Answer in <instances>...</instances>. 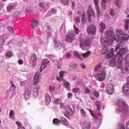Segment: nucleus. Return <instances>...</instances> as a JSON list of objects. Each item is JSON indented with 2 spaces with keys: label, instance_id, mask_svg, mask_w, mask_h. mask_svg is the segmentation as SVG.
Returning <instances> with one entry per match:
<instances>
[{
  "label": "nucleus",
  "instance_id": "obj_28",
  "mask_svg": "<svg viewBox=\"0 0 129 129\" xmlns=\"http://www.w3.org/2000/svg\"><path fill=\"white\" fill-rule=\"evenodd\" d=\"M60 121L63 124V125H68V121H67V119H65L63 117H60Z\"/></svg>",
  "mask_w": 129,
  "mask_h": 129
},
{
  "label": "nucleus",
  "instance_id": "obj_12",
  "mask_svg": "<svg viewBox=\"0 0 129 129\" xmlns=\"http://www.w3.org/2000/svg\"><path fill=\"white\" fill-rule=\"evenodd\" d=\"M41 76V74L40 72H37L34 77L33 80V85H38L39 83V79H40V77Z\"/></svg>",
  "mask_w": 129,
  "mask_h": 129
},
{
  "label": "nucleus",
  "instance_id": "obj_17",
  "mask_svg": "<svg viewBox=\"0 0 129 129\" xmlns=\"http://www.w3.org/2000/svg\"><path fill=\"white\" fill-rule=\"evenodd\" d=\"M30 63L32 66H36L37 65V55L36 54H34L31 56Z\"/></svg>",
  "mask_w": 129,
  "mask_h": 129
},
{
  "label": "nucleus",
  "instance_id": "obj_56",
  "mask_svg": "<svg viewBox=\"0 0 129 129\" xmlns=\"http://www.w3.org/2000/svg\"><path fill=\"white\" fill-rule=\"evenodd\" d=\"M93 94H94V95L96 96V97H98V96H99V94H98V92L96 91L93 92Z\"/></svg>",
  "mask_w": 129,
  "mask_h": 129
},
{
  "label": "nucleus",
  "instance_id": "obj_62",
  "mask_svg": "<svg viewBox=\"0 0 129 129\" xmlns=\"http://www.w3.org/2000/svg\"><path fill=\"white\" fill-rule=\"evenodd\" d=\"M81 67H82V68L83 69H85V68H86V67H85V65L84 64L81 63Z\"/></svg>",
  "mask_w": 129,
  "mask_h": 129
},
{
  "label": "nucleus",
  "instance_id": "obj_29",
  "mask_svg": "<svg viewBox=\"0 0 129 129\" xmlns=\"http://www.w3.org/2000/svg\"><path fill=\"white\" fill-rule=\"evenodd\" d=\"M114 4L118 9H120V8H121L122 4L120 0H115Z\"/></svg>",
  "mask_w": 129,
  "mask_h": 129
},
{
  "label": "nucleus",
  "instance_id": "obj_34",
  "mask_svg": "<svg viewBox=\"0 0 129 129\" xmlns=\"http://www.w3.org/2000/svg\"><path fill=\"white\" fill-rule=\"evenodd\" d=\"M53 122L55 125H59L60 121L58 118H55L53 120Z\"/></svg>",
  "mask_w": 129,
  "mask_h": 129
},
{
  "label": "nucleus",
  "instance_id": "obj_18",
  "mask_svg": "<svg viewBox=\"0 0 129 129\" xmlns=\"http://www.w3.org/2000/svg\"><path fill=\"white\" fill-rule=\"evenodd\" d=\"M39 7L40 8H41V9H44V10H46L50 7V3H43L40 2L39 3Z\"/></svg>",
  "mask_w": 129,
  "mask_h": 129
},
{
  "label": "nucleus",
  "instance_id": "obj_7",
  "mask_svg": "<svg viewBox=\"0 0 129 129\" xmlns=\"http://www.w3.org/2000/svg\"><path fill=\"white\" fill-rule=\"evenodd\" d=\"M106 76V71L105 72H102L98 73L96 76V79L98 81H103L105 79Z\"/></svg>",
  "mask_w": 129,
  "mask_h": 129
},
{
  "label": "nucleus",
  "instance_id": "obj_64",
  "mask_svg": "<svg viewBox=\"0 0 129 129\" xmlns=\"http://www.w3.org/2000/svg\"><path fill=\"white\" fill-rule=\"evenodd\" d=\"M126 129H129V121L126 122Z\"/></svg>",
  "mask_w": 129,
  "mask_h": 129
},
{
  "label": "nucleus",
  "instance_id": "obj_24",
  "mask_svg": "<svg viewBox=\"0 0 129 129\" xmlns=\"http://www.w3.org/2000/svg\"><path fill=\"white\" fill-rule=\"evenodd\" d=\"M17 4H10L7 7V10L9 12H12V10H14L17 8Z\"/></svg>",
  "mask_w": 129,
  "mask_h": 129
},
{
  "label": "nucleus",
  "instance_id": "obj_48",
  "mask_svg": "<svg viewBox=\"0 0 129 129\" xmlns=\"http://www.w3.org/2000/svg\"><path fill=\"white\" fill-rule=\"evenodd\" d=\"M110 14L112 17H113L115 15V12H114V10L113 9H110Z\"/></svg>",
  "mask_w": 129,
  "mask_h": 129
},
{
  "label": "nucleus",
  "instance_id": "obj_32",
  "mask_svg": "<svg viewBox=\"0 0 129 129\" xmlns=\"http://www.w3.org/2000/svg\"><path fill=\"white\" fill-rule=\"evenodd\" d=\"M46 33L49 37H51V36H52V30L49 26L47 27Z\"/></svg>",
  "mask_w": 129,
  "mask_h": 129
},
{
  "label": "nucleus",
  "instance_id": "obj_19",
  "mask_svg": "<svg viewBox=\"0 0 129 129\" xmlns=\"http://www.w3.org/2000/svg\"><path fill=\"white\" fill-rule=\"evenodd\" d=\"M65 110L66 112L69 114V115H72L73 112L72 111V109L70 106L68 105L65 107Z\"/></svg>",
  "mask_w": 129,
  "mask_h": 129
},
{
  "label": "nucleus",
  "instance_id": "obj_6",
  "mask_svg": "<svg viewBox=\"0 0 129 129\" xmlns=\"http://www.w3.org/2000/svg\"><path fill=\"white\" fill-rule=\"evenodd\" d=\"M80 47L82 50L86 51L90 48V45L87 40L80 39Z\"/></svg>",
  "mask_w": 129,
  "mask_h": 129
},
{
  "label": "nucleus",
  "instance_id": "obj_51",
  "mask_svg": "<svg viewBox=\"0 0 129 129\" xmlns=\"http://www.w3.org/2000/svg\"><path fill=\"white\" fill-rule=\"evenodd\" d=\"M106 3L105 2H101V5H102V8L103 10H105L106 8Z\"/></svg>",
  "mask_w": 129,
  "mask_h": 129
},
{
  "label": "nucleus",
  "instance_id": "obj_53",
  "mask_svg": "<svg viewBox=\"0 0 129 129\" xmlns=\"http://www.w3.org/2000/svg\"><path fill=\"white\" fill-rule=\"evenodd\" d=\"M89 111H90L91 115H92V116H93V117H94V118H97V115H96L94 113H93L92 112V111H91V109H89Z\"/></svg>",
  "mask_w": 129,
  "mask_h": 129
},
{
  "label": "nucleus",
  "instance_id": "obj_30",
  "mask_svg": "<svg viewBox=\"0 0 129 129\" xmlns=\"http://www.w3.org/2000/svg\"><path fill=\"white\" fill-rule=\"evenodd\" d=\"M90 54H91V51L89 50L87 51L86 53H84L82 54V56H83V58H88L89 56H90Z\"/></svg>",
  "mask_w": 129,
  "mask_h": 129
},
{
  "label": "nucleus",
  "instance_id": "obj_26",
  "mask_svg": "<svg viewBox=\"0 0 129 129\" xmlns=\"http://www.w3.org/2000/svg\"><path fill=\"white\" fill-rule=\"evenodd\" d=\"M25 97L26 99H28V98H30L31 97V95H32L31 93V90H27L25 92Z\"/></svg>",
  "mask_w": 129,
  "mask_h": 129
},
{
  "label": "nucleus",
  "instance_id": "obj_15",
  "mask_svg": "<svg viewBox=\"0 0 129 129\" xmlns=\"http://www.w3.org/2000/svg\"><path fill=\"white\" fill-rule=\"evenodd\" d=\"M55 47L56 49H62V47H63V42L60 39H57L54 41Z\"/></svg>",
  "mask_w": 129,
  "mask_h": 129
},
{
  "label": "nucleus",
  "instance_id": "obj_39",
  "mask_svg": "<svg viewBox=\"0 0 129 129\" xmlns=\"http://www.w3.org/2000/svg\"><path fill=\"white\" fill-rule=\"evenodd\" d=\"M81 115H82V116H83V117H86L87 114H86V111H85V110H84V109H81Z\"/></svg>",
  "mask_w": 129,
  "mask_h": 129
},
{
  "label": "nucleus",
  "instance_id": "obj_36",
  "mask_svg": "<svg viewBox=\"0 0 129 129\" xmlns=\"http://www.w3.org/2000/svg\"><path fill=\"white\" fill-rule=\"evenodd\" d=\"M96 106L97 107L98 110H100L102 107L101 103H100V102H99V101L96 102Z\"/></svg>",
  "mask_w": 129,
  "mask_h": 129
},
{
  "label": "nucleus",
  "instance_id": "obj_31",
  "mask_svg": "<svg viewBox=\"0 0 129 129\" xmlns=\"http://www.w3.org/2000/svg\"><path fill=\"white\" fill-rule=\"evenodd\" d=\"M94 4L95 6L97 13H98L99 14V7H98V2L97 1V0H94Z\"/></svg>",
  "mask_w": 129,
  "mask_h": 129
},
{
  "label": "nucleus",
  "instance_id": "obj_35",
  "mask_svg": "<svg viewBox=\"0 0 129 129\" xmlns=\"http://www.w3.org/2000/svg\"><path fill=\"white\" fill-rule=\"evenodd\" d=\"M64 87L69 90V87H70V83L67 81H64V84L63 85Z\"/></svg>",
  "mask_w": 129,
  "mask_h": 129
},
{
  "label": "nucleus",
  "instance_id": "obj_4",
  "mask_svg": "<svg viewBox=\"0 0 129 129\" xmlns=\"http://www.w3.org/2000/svg\"><path fill=\"white\" fill-rule=\"evenodd\" d=\"M114 53V49L110 48L107 54V58H111L110 60L109 65L111 67L115 66L117 67V61H116V55L113 54Z\"/></svg>",
  "mask_w": 129,
  "mask_h": 129
},
{
  "label": "nucleus",
  "instance_id": "obj_27",
  "mask_svg": "<svg viewBox=\"0 0 129 129\" xmlns=\"http://www.w3.org/2000/svg\"><path fill=\"white\" fill-rule=\"evenodd\" d=\"M125 24H124V29L125 31H128L129 28V19H126L124 20Z\"/></svg>",
  "mask_w": 129,
  "mask_h": 129
},
{
  "label": "nucleus",
  "instance_id": "obj_3",
  "mask_svg": "<svg viewBox=\"0 0 129 129\" xmlns=\"http://www.w3.org/2000/svg\"><path fill=\"white\" fill-rule=\"evenodd\" d=\"M127 109H128V106L124 101L119 100L117 102V109H116L117 113L126 112V111H127Z\"/></svg>",
  "mask_w": 129,
  "mask_h": 129
},
{
  "label": "nucleus",
  "instance_id": "obj_59",
  "mask_svg": "<svg viewBox=\"0 0 129 129\" xmlns=\"http://www.w3.org/2000/svg\"><path fill=\"white\" fill-rule=\"evenodd\" d=\"M18 63L20 64V65H22L24 63V61L22 59H19L18 60Z\"/></svg>",
  "mask_w": 129,
  "mask_h": 129
},
{
  "label": "nucleus",
  "instance_id": "obj_60",
  "mask_svg": "<svg viewBox=\"0 0 129 129\" xmlns=\"http://www.w3.org/2000/svg\"><path fill=\"white\" fill-rule=\"evenodd\" d=\"M72 96H73V95L72 93H69L68 94V98H71V97H72Z\"/></svg>",
  "mask_w": 129,
  "mask_h": 129
},
{
  "label": "nucleus",
  "instance_id": "obj_43",
  "mask_svg": "<svg viewBox=\"0 0 129 129\" xmlns=\"http://www.w3.org/2000/svg\"><path fill=\"white\" fill-rule=\"evenodd\" d=\"M74 30L75 31L76 34L78 35L79 33H80V31L79 30V28L76 27L75 25H74Z\"/></svg>",
  "mask_w": 129,
  "mask_h": 129
},
{
  "label": "nucleus",
  "instance_id": "obj_9",
  "mask_svg": "<svg viewBox=\"0 0 129 129\" xmlns=\"http://www.w3.org/2000/svg\"><path fill=\"white\" fill-rule=\"evenodd\" d=\"M106 92L110 95L114 93V86L112 84H108L106 86Z\"/></svg>",
  "mask_w": 129,
  "mask_h": 129
},
{
  "label": "nucleus",
  "instance_id": "obj_16",
  "mask_svg": "<svg viewBox=\"0 0 129 129\" xmlns=\"http://www.w3.org/2000/svg\"><path fill=\"white\" fill-rule=\"evenodd\" d=\"M123 92L126 96H129V84H126L123 85L122 88Z\"/></svg>",
  "mask_w": 129,
  "mask_h": 129
},
{
  "label": "nucleus",
  "instance_id": "obj_13",
  "mask_svg": "<svg viewBox=\"0 0 129 129\" xmlns=\"http://www.w3.org/2000/svg\"><path fill=\"white\" fill-rule=\"evenodd\" d=\"M49 63V60H48V59H44L42 60L40 69L41 72H42L44 70V69H45L47 67V66L48 64Z\"/></svg>",
  "mask_w": 129,
  "mask_h": 129
},
{
  "label": "nucleus",
  "instance_id": "obj_52",
  "mask_svg": "<svg viewBox=\"0 0 129 129\" xmlns=\"http://www.w3.org/2000/svg\"><path fill=\"white\" fill-rule=\"evenodd\" d=\"M62 102V100L60 99H57L55 101L56 104H60Z\"/></svg>",
  "mask_w": 129,
  "mask_h": 129
},
{
  "label": "nucleus",
  "instance_id": "obj_57",
  "mask_svg": "<svg viewBox=\"0 0 129 129\" xmlns=\"http://www.w3.org/2000/svg\"><path fill=\"white\" fill-rule=\"evenodd\" d=\"M8 30L10 31V33H11V34H13V33H14V29H13V28L8 27Z\"/></svg>",
  "mask_w": 129,
  "mask_h": 129
},
{
  "label": "nucleus",
  "instance_id": "obj_23",
  "mask_svg": "<svg viewBox=\"0 0 129 129\" xmlns=\"http://www.w3.org/2000/svg\"><path fill=\"white\" fill-rule=\"evenodd\" d=\"M51 102V97L49 94H46L45 95V103L46 105H49Z\"/></svg>",
  "mask_w": 129,
  "mask_h": 129
},
{
  "label": "nucleus",
  "instance_id": "obj_20",
  "mask_svg": "<svg viewBox=\"0 0 129 129\" xmlns=\"http://www.w3.org/2000/svg\"><path fill=\"white\" fill-rule=\"evenodd\" d=\"M86 22H87V19L86 18V15L85 14V12L83 11L82 12L81 22L83 24V25H84V24H86Z\"/></svg>",
  "mask_w": 129,
  "mask_h": 129
},
{
  "label": "nucleus",
  "instance_id": "obj_41",
  "mask_svg": "<svg viewBox=\"0 0 129 129\" xmlns=\"http://www.w3.org/2000/svg\"><path fill=\"white\" fill-rule=\"evenodd\" d=\"M84 90H85V92H84L85 94H90V90H89V88L87 87H85Z\"/></svg>",
  "mask_w": 129,
  "mask_h": 129
},
{
  "label": "nucleus",
  "instance_id": "obj_10",
  "mask_svg": "<svg viewBox=\"0 0 129 129\" xmlns=\"http://www.w3.org/2000/svg\"><path fill=\"white\" fill-rule=\"evenodd\" d=\"M87 30L88 34H90V35H95L96 28L94 25H90L88 27Z\"/></svg>",
  "mask_w": 129,
  "mask_h": 129
},
{
  "label": "nucleus",
  "instance_id": "obj_37",
  "mask_svg": "<svg viewBox=\"0 0 129 129\" xmlns=\"http://www.w3.org/2000/svg\"><path fill=\"white\" fill-rule=\"evenodd\" d=\"M74 54L76 57H78V58H79L80 59H81V60H82V55L79 54V53H78V51H75Z\"/></svg>",
  "mask_w": 129,
  "mask_h": 129
},
{
  "label": "nucleus",
  "instance_id": "obj_2",
  "mask_svg": "<svg viewBox=\"0 0 129 129\" xmlns=\"http://www.w3.org/2000/svg\"><path fill=\"white\" fill-rule=\"evenodd\" d=\"M128 52L127 47H122L117 52L116 56L118 57L117 59V68H120L122 73H126L129 71V62H126L124 67H122V62H123V56Z\"/></svg>",
  "mask_w": 129,
  "mask_h": 129
},
{
  "label": "nucleus",
  "instance_id": "obj_11",
  "mask_svg": "<svg viewBox=\"0 0 129 129\" xmlns=\"http://www.w3.org/2000/svg\"><path fill=\"white\" fill-rule=\"evenodd\" d=\"M88 17L89 19V22H91L92 18H94L95 15L94 14V12L91 8H89L87 11Z\"/></svg>",
  "mask_w": 129,
  "mask_h": 129
},
{
  "label": "nucleus",
  "instance_id": "obj_33",
  "mask_svg": "<svg viewBox=\"0 0 129 129\" xmlns=\"http://www.w3.org/2000/svg\"><path fill=\"white\" fill-rule=\"evenodd\" d=\"M83 129H90V124L88 122L85 123L83 125Z\"/></svg>",
  "mask_w": 129,
  "mask_h": 129
},
{
  "label": "nucleus",
  "instance_id": "obj_22",
  "mask_svg": "<svg viewBox=\"0 0 129 129\" xmlns=\"http://www.w3.org/2000/svg\"><path fill=\"white\" fill-rule=\"evenodd\" d=\"M39 89H40V87L39 86L35 87L33 89V95H34V96H35V97H37V96H38L39 94Z\"/></svg>",
  "mask_w": 129,
  "mask_h": 129
},
{
  "label": "nucleus",
  "instance_id": "obj_46",
  "mask_svg": "<svg viewBox=\"0 0 129 129\" xmlns=\"http://www.w3.org/2000/svg\"><path fill=\"white\" fill-rule=\"evenodd\" d=\"M73 92L74 93H78V92H80V89L79 88H73Z\"/></svg>",
  "mask_w": 129,
  "mask_h": 129
},
{
  "label": "nucleus",
  "instance_id": "obj_50",
  "mask_svg": "<svg viewBox=\"0 0 129 129\" xmlns=\"http://www.w3.org/2000/svg\"><path fill=\"white\" fill-rule=\"evenodd\" d=\"M117 129H125V128H124V125L119 124L117 126Z\"/></svg>",
  "mask_w": 129,
  "mask_h": 129
},
{
  "label": "nucleus",
  "instance_id": "obj_40",
  "mask_svg": "<svg viewBox=\"0 0 129 129\" xmlns=\"http://www.w3.org/2000/svg\"><path fill=\"white\" fill-rule=\"evenodd\" d=\"M10 117L12 118H14V116L15 115V111L14 110H11L10 112L9 113Z\"/></svg>",
  "mask_w": 129,
  "mask_h": 129
},
{
  "label": "nucleus",
  "instance_id": "obj_42",
  "mask_svg": "<svg viewBox=\"0 0 129 129\" xmlns=\"http://www.w3.org/2000/svg\"><path fill=\"white\" fill-rule=\"evenodd\" d=\"M61 3L62 5H64V6H67L68 4H69V0H61Z\"/></svg>",
  "mask_w": 129,
  "mask_h": 129
},
{
  "label": "nucleus",
  "instance_id": "obj_14",
  "mask_svg": "<svg viewBox=\"0 0 129 129\" xmlns=\"http://www.w3.org/2000/svg\"><path fill=\"white\" fill-rule=\"evenodd\" d=\"M9 37L7 35H3L0 36V52L2 51L3 49V44L5 42V40L8 39Z\"/></svg>",
  "mask_w": 129,
  "mask_h": 129
},
{
  "label": "nucleus",
  "instance_id": "obj_47",
  "mask_svg": "<svg viewBox=\"0 0 129 129\" xmlns=\"http://www.w3.org/2000/svg\"><path fill=\"white\" fill-rule=\"evenodd\" d=\"M6 56L7 57H9V58H11V57L13 56V52H12V51L7 52L6 53Z\"/></svg>",
  "mask_w": 129,
  "mask_h": 129
},
{
  "label": "nucleus",
  "instance_id": "obj_55",
  "mask_svg": "<svg viewBox=\"0 0 129 129\" xmlns=\"http://www.w3.org/2000/svg\"><path fill=\"white\" fill-rule=\"evenodd\" d=\"M49 90L50 91H55V90H56V88L54 87H50Z\"/></svg>",
  "mask_w": 129,
  "mask_h": 129
},
{
  "label": "nucleus",
  "instance_id": "obj_1",
  "mask_svg": "<svg viewBox=\"0 0 129 129\" xmlns=\"http://www.w3.org/2000/svg\"><path fill=\"white\" fill-rule=\"evenodd\" d=\"M129 38L128 35L125 34L123 30H116V35H114L113 32V28H110L109 30L107 31L105 33L104 38L101 37V43L103 47L101 50V53L104 54L106 52L108 54L109 49L107 48V46H110L113 44V41L116 40V42L121 44L124 43L125 41H127Z\"/></svg>",
  "mask_w": 129,
  "mask_h": 129
},
{
  "label": "nucleus",
  "instance_id": "obj_54",
  "mask_svg": "<svg viewBox=\"0 0 129 129\" xmlns=\"http://www.w3.org/2000/svg\"><path fill=\"white\" fill-rule=\"evenodd\" d=\"M75 21H76V23L77 24V23H79V22H80V17L79 16L76 17Z\"/></svg>",
  "mask_w": 129,
  "mask_h": 129
},
{
  "label": "nucleus",
  "instance_id": "obj_8",
  "mask_svg": "<svg viewBox=\"0 0 129 129\" xmlns=\"http://www.w3.org/2000/svg\"><path fill=\"white\" fill-rule=\"evenodd\" d=\"M94 71L95 72L100 73L101 72H104L106 71H105V68L102 66V65L101 64V63H99L95 67Z\"/></svg>",
  "mask_w": 129,
  "mask_h": 129
},
{
  "label": "nucleus",
  "instance_id": "obj_45",
  "mask_svg": "<svg viewBox=\"0 0 129 129\" xmlns=\"http://www.w3.org/2000/svg\"><path fill=\"white\" fill-rule=\"evenodd\" d=\"M67 74V72H64V71H60L59 72V75L60 77L63 78L64 76H65V74Z\"/></svg>",
  "mask_w": 129,
  "mask_h": 129
},
{
  "label": "nucleus",
  "instance_id": "obj_25",
  "mask_svg": "<svg viewBox=\"0 0 129 129\" xmlns=\"http://www.w3.org/2000/svg\"><path fill=\"white\" fill-rule=\"evenodd\" d=\"M39 24V22H38V20L36 19H33L31 21V26L33 29H35L36 27H37V25Z\"/></svg>",
  "mask_w": 129,
  "mask_h": 129
},
{
  "label": "nucleus",
  "instance_id": "obj_61",
  "mask_svg": "<svg viewBox=\"0 0 129 129\" xmlns=\"http://www.w3.org/2000/svg\"><path fill=\"white\" fill-rule=\"evenodd\" d=\"M120 48V45L119 44L117 45L115 47V52Z\"/></svg>",
  "mask_w": 129,
  "mask_h": 129
},
{
  "label": "nucleus",
  "instance_id": "obj_21",
  "mask_svg": "<svg viewBox=\"0 0 129 129\" xmlns=\"http://www.w3.org/2000/svg\"><path fill=\"white\" fill-rule=\"evenodd\" d=\"M106 28V25L105 23L101 22L99 24V30L101 33H103V31H104V30H105Z\"/></svg>",
  "mask_w": 129,
  "mask_h": 129
},
{
  "label": "nucleus",
  "instance_id": "obj_63",
  "mask_svg": "<svg viewBox=\"0 0 129 129\" xmlns=\"http://www.w3.org/2000/svg\"><path fill=\"white\" fill-rule=\"evenodd\" d=\"M73 14V12H72V11H70L69 13V16H70V17H71V19H72Z\"/></svg>",
  "mask_w": 129,
  "mask_h": 129
},
{
  "label": "nucleus",
  "instance_id": "obj_38",
  "mask_svg": "<svg viewBox=\"0 0 129 129\" xmlns=\"http://www.w3.org/2000/svg\"><path fill=\"white\" fill-rule=\"evenodd\" d=\"M77 68V64L76 63H72L70 66V69L73 70V69H76Z\"/></svg>",
  "mask_w": 129,
  "mask_h": 129
},
{
  "label": "nucleus",
  "instance_id": "obj_5",
  "mask_svg": "<svg viewBox=\"0 0 129 129\" xmlns=\"http://www.w3.org/2000/svg\"><path fill=\"white\" fill-rule=\"evenodd\" d=\"M75 37H76V35H75L74 31L71 30L69 32L68 35L66 36L65 39L66 41L71 43L73 41H74L75 39Z\"/></svg>",
  "mask_w": 129,
  "mask_h": 129
},
{
  "label": "nucleus",
  "instance_id": "obj_44",
  "mask_svg": "<svg viewBox=\"0 0 129 129\" xmlns=\"http://www.w3.org/2000/svg\"><path fill=\"white\" fill-rule=\"evenodd\" d=\"M56 80H57V81H59V82H61V81H64V79L60 76L56 77Z\"/></svg>",
  "mask_w": 129,
  "mask_h": 129
},
{
  "label": "nucleus",
  "instance_id": "obj_58",
  "mask_svg": "<svg viewBox=\"0 0 129 129\" xmlns=\"http://www.w3.org/2000/svg\"><path fill=\"white\" fill-rule=\"evenodd\" d=\"M71 56V53H70V52H69V53H67V54H66V57H67V58H68V59H69L70 58Z\"/></svg>",
  "mask_w": 129,
  "mask_h": 129
},
{
  "label": "nucleus",
  "instance_id": "obj_49",
  "mask_svg": "<svg viewBox=\"0 0 129 129\" xmlns=\"http://www.w3.org/2000/svg\"><path fill=\"white\" fill-rule=\"evenodd\" d=\"M16 124H17L18 127H23V125L22 124V123L19 121H16Z\"/></svg>",
  "mask_w": 129,
  "mask_h": 129
}]
</instances>
